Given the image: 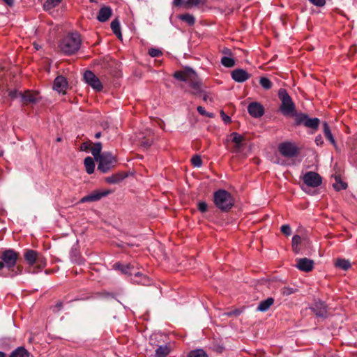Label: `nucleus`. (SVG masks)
Here are the masks:
<instances>
[{"instance_id": "nucleus-1", "label": "nucleus", "mask_w": 357, "mask_h": 357, "mask_svg": "<svg viewBox=\"0 0 357 357\" xmlns=\"http://www.w3.org/2000/svg\"><path fill=\"white\" fill-rule=\"evenodd\" d=\"M20 254L13 249H7L0 255V277L13 278L22 272V266H17Z\"/></svg>"}, {"instance_id": "nucleus-2", "label": "nucleus", "mask_w": 357, "mask_h": 357, "mask_svg": "<svg viewBox=\"0 0 357 357\" xmlns=\"http://www.w3.org/2000/svg\"><path fill=\"white\" fill-rule=\"evenodd\" d=\"M174 77L181 81L188 82L191 88L190 93L197 96L202 93L201 82L198 80L197 73L190 68H185L183 70L177 71Z\"/></svg>"}, {"instance_id": "nucleus-3", "label": "nucleus", "mask_w": 357, "mask_h": 357, "mask_svg": "<svg viewBox=\"0 0 357 357\" xmlns=\"http://www.w3.org/2000/svg\"><path fill=\"white\" fill-rule=\"evenodd\" d=\"M24 257L25 261L30 266L28 270L29 273H37L47 265V260L45 257L33 250H26Z\"/></svg>"}, {"instance_id": "nucleus-4", "label": "nucleus", "mask_w": 357, "mask_h": 357, "mask_svg": "<svg viewBox=\"0 0 357 357\" xmlns=\"http://www.w3.org/2000/svg\"><path fill=\"white\" fill-rule=\"evenodd\" d=\"M80 45V36L77 33H71L66 36L61 40L59 48L63 54L71 55L78 51Z\"/></svg>"}, {"instance_id": "nucleus-5", "label": "nucleus", "mask_w": 357, "mask_h": 357, "mask_svg": "<svg viewBox=\"0 0 357 357\" xmlns=\"http://www.w3.org/2000/svg\"><path fill=\"white\" fill-rule=\"evenodd\" d=\"M215 205L221 211H228L234 205V199L230 193L225 190H218L213 196Z\"/></svg>"}, {"instance_id": "nucleus-6", "label": "nucleus", "mask_w": 357, "mask_h": 357, "mask_svg": "<svg viewBox=\"0 0 357 357\" xmlns=\"http://www.w3.org/2000/svg\"><path fill=\"white\" fill-rule=\"evenodd\" d=\"M278 97L281 101L280 111L284 116H290L294 114L296 107L291 98L284 89H280L278 91Z\"/></svg>"}, {"instance_id": "nucleus-7", "label": "nucleus", "mask_w": 357, "mask_h": 357, "mask_svg": "<svg viewBox=\"0 0 357 357\" xmlns=\"http://www.w3.org/2000/svg\"><path fill=\"white\" fill-rule=\"evenodd\" d=\"M98 169L105 173L114 167L116 158L110 153L105 152L98 159Z\"/></svg>"}, {"instance_id": "nucleus-8", "label": "nucleus", "mask_w": 357, "mask_h": 357, "mask_svg": "<svg viewBox=\"0 0 357 357\" xmlns=\"http://www.w3.org/2000/svg\"><path fill=\"white\" fill-rule=\"evenodd\" d=\"M278 151L281 155L287 158L294 157L298 153L296 145L289 142L281 143L278 146Z\"/></svg>"}, {"instance_id": "nucleus-9", "label": "nucleus", "mask_w": 357, "mask_h": 357, "mask_svg": "<svg viewBox=\"0 0 357 357\" xmlns=\"http://www.w3.org/2000/svg\"><path fill=\"white\" fill-rule=\"evenodd\" d=\"M303 182L309 187L317 188L322 183L321 177L314 172H307L303 177Z\"/></svg>"}, {"instance_id": "nucleus-10", "label": "nucleus", "mask_w": 357, "mask_h": 357, "mask_svg": "<svg viewBox=\"0 0 357 357\" xmlns=\"http://www.w3.org/2000/svg\"><path fill=\"white\" fill-rule=\"evenodd\" d=\"M85 82L94 90L100 91L102 89V84L98 77L91 70H87L84 74Z\"/></svg>"}, {"instance_id": "nucleus-11", "label": "nucleus", "mask_w": 357, "mask_h": 357, "mask_svg": "<svg viewBox=\"0 0 357 357\" xmlns=\"http://www.w3.org/2000/svg\"><path fill=\"white\" fill-rule=\"evenodd\" d=\"M112 192L111 190H96L94 192H92L89 195L84 196L82 197L79 202L80 203H85V202H96L102 199V197H105L109 195Z\"/></svg>"}, {"instance_id": "nucleus-12", "label": "nucleus", "mask_w": 357, "mask_h": 357, "mask_svg": "<svg viewBox=\"0 0 357 357\" xmlns=\"http://www.w3.org/2000/svg\"><path fill=\"white\" fill-rule=\"evenodd\" d=\"M19 95L21 102L24 105L36 103L40 99L38 93L35 91H26Z\"/></svg>"}, {"instance_id": "nucleus-13", "label": "nucleus", "mask_w": 357, "mask_h": 357, "mask_svg": "<svg viewBox=\"0 0 357 357\" xmlns=\"http://www.w3.org/2000/svg\"><path fill=\"white\" fill-rule=\"evenodd\" d=\"M229 137L231 138V141L234 144L232 152H240L244 147L245 137L236 132L231 133Z\"/></svg>"}, {"instance_id": "nucleus-14", "label": "nucleus", "mask_w": 357, "mask_h": 357, "mask_svg": "<svg viewBox=\"0 0 357 357\" xmlns=\"http://www.w3.org/2000/svg\"><path fill=\"white\" fill-rule=\"evenodd\" d=\"M231 77L236 82H244L251 77L245 70L242 68L235 69L231 72Z\"/></svg>"}, {"instance_id": "nucleus-15", "label": "nucleus", "mask_w": 357, "mask_h": 357, "mask_svg": "<svg viewBox=\"0 0 357 357\" xmlns=\"http://www.w3.org/2000/svg\"><path fill=\"white\" fill-rule=\"evenodd\" d=\"M296 267L302 271L309 272L312 270L314 267V261L307 258H301L296 259Z\"/></svg>"}, {"instance_id": "nucleus-16", "label": "nucleus", "mask_w": 357, "mask_h": 357, "mask_svg": "<svg viewBox=\"0 0 357 357\" xmlns=\"http://www.w3.org/2000/svg\"><path fill=\"white\" fill-rule=\"evenodd\" d=\"M248 110L249 114L255 118L261 117L264 113L262 105L256 102L250 103Z\"/></svg>"}, {"instance_id": "nucleus-17", "label": "nucleus", "mask_w": 357, "mask_h": 357, "mask_svg": "<svg viewBox=\"0 0 357 357\" xmlns=\"http://www.w3.org/2000/svg\"><path fill=\"white\" fill-rule=\"evenodd\" d=\"M68 86L66 79L63 76H58L54 82L53 88L60 93H65Z\"/></svg>"}, {"instance_id": "nucleus-18", "label": "nucleus", "mask_w": 357, "mask_h": 357, "mask_svg": "<svg viewBox=\"0 0 357 357\" xmlns=\"http://www.w3.org/2000/svg\"><path fill=\"white\" fill-rule=\"evenodd\" d=\"M312 309L318 317H324L327 314L326 305L324 302L321 301H316Z\"/></svg>"}, {"instance_id": "nucleus-19", "label": "nucleus", "mask_w": 357, "mask_h": 357, "mask_svg": "<svg viewBox=\"0 0 357 357\" xmlns=\"http://www.w3.org/2000/svg\"><path fill=\"white\" fill-rule=\"evenodd\" d=\"M112 10L109 6H103L100 8L97 15V20L100 22L107 21L112 16Z\"/></svg>"}, {"instance_id": "nucleus-20", "label": "nucleus", "mask_w": 357, "mask_h": 357, "mask_svg": "<svg viewBox=\"0 0 357 357\" xmlns=\"http://www.w3.org/2000/svg\"><path fill=\"white\" fill-rule=\"evenodd\" d=\"M126 177V174H123V172H119L110 176L106 177L105 181L109 184H116L122 181Z\"/></svg>"}, {"instance_id": "nucleus-21", "label": "nucleus", "mask_w": 357, "mask_h": 357, "mask_svg": "<svg viewBox=\"0 0 357 357\" xmlns=\"http://www.w3.org/2000/svg\"><path fill=\"white\" fill-rule=\"evenodd\" d=\"M30 353L24 347H19L13 350L8 357H29Z\"/></svg>"}, {"instance_id": "nucleus-22", "label": "nucleus", "mask_w": 357, "mask_h": 357, "mask_svg": "<svg viewBox=\"0 0 357 357\" xmlns=\"http://www.w3.org/2000/svg\"><path fill=\"white\" fill-rule=\"evenodd\" d=\"M273 303L274 299L271 297L268 298L267 299L262 301L259 303L257 310L260 312H266L271 307V306Z\"/></svg>"}, {"instance_id": "nucleus-23", "label": "nucleus", "mask_w": 357, "mask_h": 357, "mask_svg": "<svg viewBox=\"0 0 357 357\" xmlns=\"http://www.w3.org/2000/svg\"><path fill=\"white\" fill-rule=\"evenodd\" d=\"M111 29L113 33L119 39H122V33L121 31L120 22L118 19H114L111 22Z\"/></svg>"}, {"instance_id": "nucleus-24", "label": "nucleus", "mask_w": 357, "mask_h": 357, "mask_svg": "<svg viewBox=\"0 0 357 357\" xmlns=\"http://www.w3.org/2000/svg\"><path fill=\"white\" fill-rule=\"evenodd\" d=\"M324 134L326 138L336 148L337 145L333 135L330 130L329 126L326 122L324 123Z\"/></svg>"}, {"instance_id": "nucleus-25", "label": "nucleus", "mask_w": 357, "mask_h": 357, "mask_svg": "<svg viewBox=\"0 0 357 357\" xmlns=\"http://www.w3.org/2000/svg\"><path fill=\"white\" fill-rule=\"evenodd\" d=\"M62 0H46L43 3V9L46 11H50L58 6Z\"/></svg>"}, {"instance_id": "nucleus-26", "label": "nucleus", "mask_w": 357, "mask_h": 357, "mask_svg": "<svg viewBox=\"0 0 357 357\" xmlns=\"http://www.w3.org/2000/svg\"><path fill=\"white\" fill-rule=\"evenodd\" d=\"M86 171L88 174H91L93 173L95 169V163L93 159L91 157H86L84 161Z\"/></svg>"}, {"instance_id": "nucleus-27", "label": "nucleus", "mask_w": 357, "mask_h": 357, "mask_svg": "<svg viewBox=\"0 0 357 357\" xmlns=\"http://www.w3.org/2000/svg\"><path fill=\"white\" fill-rule=\"evenodd\" d=\"M319 119L318 118H309L307 116L304 126L312 129H317L319 126Z\"/></svg>"}, {"instance_id": "nucleus-28", "label": "nucleus", "mask_w": 357, "mask_h": 357, "mask_svg": "<svg viewBox=\"0 0 357 357\" xmlns=\"http://www.w3.org/2000/svg\"><path fill=\"white\" fill-rule=\"evenodd\" d=\"M101 150H102V144L100 142L95 143L91 149V152L96 160H98L99 157L101 156V155H102V154H100Z\"/></svg>"}, {"instance_id": "nucleus-29", "label": "nucleus", "mask_w": 357, "mask_h": 357, "mask_svg": "<svg viewBox=\"0 0 357 357\" xmlns=\"http://www.w3.org/2000/svg\"><path fill=\"white\" fill-rule=\"evenodd\" d=\"M178 19L186 22L190 26H192L195 23V17L192 15L188 13L180 15L178 16Z\"/></svg>"}, {"instance_id": "nucleus-30", "label": "nucleus", "mask_w": 357, "mask_h": 357, "mask_svg": "<svg viewBox=\"0 0 357 357\" xmlns=\"http://www.w3.org/2000/svg\"><path fill=\"white\" fill-rule=\"evenodd\" d=\"M290 116H295L296 123L297 125H301L305 123V121L307 117V115L303 113H297L296 110L295 109V112L294 114H290Z\"/></svg>"}, {"instance_id": "nucleus-31", "label": "nucleus", "mask_w": 357, "mask_h": 357, "mask_svg": "<svg viewBox=\"0 0 357 357\" xmlns=\"http://www.w3.org/2000/svg\"><path fill=\"white\" fill-rule=\"evenodd\" d=\"M169 353V349L167 346H160L155 350V357H166Z\"/></svg>"}, {"instance_id": "nucleus-32", "label": "nucleus", "mask_w": 357, "mask_h": 357, "mask_svg": "<svg viewBox=\"0 0 357 357\" xmlns=\"http://www.w3.org/2000/svg\"><path fill=\"white\" fill-rule=\"evenodd\" d=\"M335 266L339 267V268H342V270L346 271L350 268L351 264L349 260H346L344 259H340L336 261Z\"/></svg>"}, {"instance_id": "nucleus-33", "label": "nucleus", "mask_w": 357, "mask_h": 357, "mask_svg": "<svg viewBox=\"0 0 357 357\" xmlns=\"http://www.w3.org/2000/svg\"><path fill=\"white\" fill-rule=\"evenodd\" d=\"M188 357H208V356L203 349H198L190 351Z\"/></svg>"}, {"instance_id": "nucleus-34", "label": "nucleus", "mask_w": 357, "mask_h": 357, "mask_svg": "<svg viewBox=\"0 0 357 357\" xmlns=\"http://www.w3.org/2000/svg\"><path fill=\"white\" fill-rule=\"evenodd\" d=\"M259 84L261 86V87L266 90L270 89L273 85L271 81L269 79H268L267 77H262L260 78Z\"/></svg>"}, {"instance_id": "nucleus-35", "label": "nucleus", "mask_w": 357, "mask_h": 357, "mask_svg": "<svg viewBox=\"0 0 357 357\" xmlns=\"http://www.w3.org/2000/svg\"><path fill=\"white\" fill-rule=\"evenodd\" d=\"M333 188L336 190H340L346 189L347 187V185L346 183L342 181L340 178L336 177L335 178V182L333 184Z\"/></svg>"}, {"instance_id": "nucleus-36", "label": "nucleus", "mask_w": 357, "mask_h": 357, "mask_svg": "<svg viewBox=\"0 0 357 357\" xmlns=\"http://www.w3.org/2000/svg\"><path fill=\"white\" fill-rule=\"evenodd\" d=\"M221 63L227 68H231L235 65V61L232 58L224 56L221 59Z\"/></svg>"}, {"instance_id": "nucleus-37", "label": "nucleus", "mask_w": 357, "mask_h": 357, "mask_svg": "<svg viewBox=\"0 0 357 357\" xmlns=\"http://www.w3.org/2000/svg\"><path fill=\"white\" fill-rule=\"evenodd\" d=\"M114 268L116 269H118L119 271H121L123 273H125V274H131V273L130 272V265H123V264H115L114 265Z\"/></svg>"}, {"instance_id": "nucleus-38", "label": "nucleus", "mask_w": 357, "mask_h": 357, "mask_svg": "<svg viewBox=\"0 0 357 357\" xmlns=\"http://www.w3.org/2000/svg\"><path fill=\"white\" fill-rule=\"evenodd\" d=\"M135 276L136 278H140L139 280H134L135 282H138V283H141V284H142L144 285L148 284V282H149L148 278L145 275H143L139 272H137V273H135Z\"/></svg>"}, {"instance_id": "nucleus-39", "label": "nucleus", "mask_w": 357, "mask_h": 357, "mask_svg": "<svg viewBox=\"0 0 357 357\" xmlns=\"http://www.w3.org/2000/svg\"><path fill=\"white\" fill-rule=\"evenodd\" d=\"M192 164L196 167H200L202 165V160L200 156L195 155L191 159Z\"/></svg>"}, {"instance_id": "nucleus-40", "label": "nucleus", "mask_w": 357, "mask_h": 357, "mask_svg": "<svg viewBox=\"0 0 357 357\" xmlns=\"http://www.w3.org/2000/svg\"><path fill=\"white\" fill-rule=\"evenodd\" d=\"M149 54L151 57H159L162 55V52L156 48H151L149 50Z\"/></svg>"}, {"instance_id": "nucleus-41", "label": "nucleus", "mask_w": 357, "mask_h": 357, "mask_svg": "<svg viewBox=\"0 0 357 357\" xmlns=\"http://www.w3.org/2000/svg\"><path fill=\"white\" fill-rule=\"evenodd\" d=\"M296 292V289L289 287H284L282 289V294L284 296H289Z\"/></svg>"}, {"instance_id": "nucleus-42", "label": "nucleus", "mask_w": 357, "mask_h": 357, "mask_svg": "<svg viewBox=\"0 0 357 357\" xmlns=\"http://www.w3.org/2000/svg\"><path fill=\"white\" fill-rule=\"evenodd\" d=\"M281 231L287 235V236H290L291 234V227H289V225H284L281 227Z\"/></svg>"}, {"instance_id": "nucleus-43", "label": "nucleus", "mask_w": 357, "mask_h": 357, "mask_svg": "<svg viewBox=\"0 0 357 357\" xmlns=\"http://www.w3.org/2000/svg\"><path fill=\"white\" fill-rule=\"evenodd\" d=\"M312 5L317 7H322L326 4V0H308Z\"/></svg>"}, {"instance_id": "nucleus-44", "label": "nucleus", "mask_w": 357, "mask_h": 357, "mask_svg": "<svg viewBox=\"0 0 357 357\" xmlns=\"http://www.w3.org/2000/svg\"><path fill=\"white\" fill-rule=\"evenodd\" d=\"M208 206L206 202H201L198 204V209L202 213H204L207 211Z\"/></svg>"}, {"instance_id": "nucleus-45", "label": "nucleus", "mask_w": 357, "mask_h": 357, "mask_svg": "<svg viewBox=\"0 0 357 357\" xmlns=\"http://www.w3.org/2000/svg\"><path fill=\"white\" fill-rule=\"evenodd\" d=\"M301 243V237L298 235H294L292 238V245H299Z\"/></svg>"}, {"instance_id": "nucleus-46", "label": "nucleus", "mask_w": 357, "mask_h": 357, "mask_svg": "<svg viewBox=\"0 0 357 357\" xmlns=\"http://www.w3.org/2000/svg\"><path fill=\"white\" fill-rule=\"evenodd\" d=\"M220 115L222 121L225 123H229L231 122V118L229 116H227L222 110L220 112Z\"/></svg>"}, {"instance_id": "nucleus-47", "label": "nucleus", "mask_w": 357, "mask_h": 357, "mask_svg": "<svg viewBox=\"0 0 357 357\" xmlns=\"http://www.w3.org/2000/svg\"><path fill=\"white\" fill-rule=\"evenodd\" d=\"M199 3V0H188L185 3V6L187 7H190L191 6H197Z\"/></svg>"}, {"instance_id": "nucleus-48", "label": "nucleus", "mask_w": 357, "mask_h": 357, "mask_svg": "<svg viewBox=\"0 0 357 357\" xmlns=\"http://www.w3.org/2000/svg\"><path fill=\"white\" fill-rule=\"evenodd\" d=\"M19 93H22V92L20 91H11L10 93H9V96L11 98H20V95Z\"/></svg>"}, {"instance_id": "nucleus-49", "label": "nucleus", "mask_w": 357, "mask_h": 357, "mask_svg": "<svg viewBox=\"0 0 357 357\" xmlns=\"http://www.w3.org/2000/svg\"><path fill=\"white\" fill-rule=\"evenodd\" d=\"M197 112L202 116H205L206 114V112L205 110V109L202 107V106H198L197 108Z\"/></svg>"}, {"instance_id": "nucleus-50", "label": "nucleus", "mask_w": 357, "mask_h": 357, "mask_svg": "<svg viewBox=\"0 0 357 357\" xmlns=\"http://www.w3.org/2000/svg\"><path fill=\"white\" fill-rule=\"evenodd\" d=\"M315 143L318 146L323 144L324 142H323L322 137L320 135L316 137Z\"/></svg>"}, {"instance_id": "nucleus-51", "label": "nucleus", "mask_w": 357, "mask_h": 357, "mask_svg": "<svg viewBox=\"0 0 357 357\" xmlns=\"http://www.w3.org/2000/svg\"><path fill=\"white\" fill-rule=\"evenodd\" d=\"M63 307V303L61 301H59L54 306V311H59Z\"/></svg>"}, {"instance_id": "nucleus-52", "label": "nucleus", "mask_w": 357, "mask_h": 357, "mask_svg": "<svg viewBox=\"0 0 357 357\" xmlns=\"http://www.w3.org/2000/svg\"><path fill=\"white\" fill-rule=\"evenodd\" d=\"M5 3H6L8 6L11 7L14 5V0H3Z\"/></svg>"}, {"instance_id": "nucleus-53", "label": "nucleus", "mask_w": 357, "mask_h": 357, "mask_svg": "<svg viewBox=\"0 0 357 357\" xmlns=\"http://www.w3.org/2000/svg\"><path fill=\"white\" fill-rule=\"evenodd\" d=\"M292 249H293L294 252L296 254H298L300 252V248H299L298 245H292Z\"/></svg>"}, {"instance_id": "nucleus-54", "label": "nucleus", "mask_w": 357, "mask_h": 357, "mask_svg": "<svg viewBox=\"0 0 357 357\" xmlns=\"http://www.w3.org/2000/svg\"><path fill=\"white\" fill-rule=\"evenodd\" d=\"M183 0H174L173 3L174 6H178L181 4Z\"/></svg>"}, {"instance_id": "nucleus-55", "label": "nucleus", "mask_w": 357, "mask_h": 357, "mask_svg": "<svg viewBox=\"0 0 357 357\" xmlns=\"http://www.w3.org/2000/svg\"><path fill=\"white\" fill-rule=\"evenodd\" d=\"M205 116L209 118H213L214 116V114L213 113H208L206 112V114Z\"/></svg>"}, {"instance_id": "nucleus-56", "label": "nucleus", "mask_w": 357, "mask_h": 357, "mask_svg": "<svg viewBox=\"0 0 357 357\" xmlns=\"http://www.w3.org/2000/svg\"><path fill=\"white\" fill-rule=\"evenodd\" d=\"M100 136H101V133L100 132L96 133V135H95V137L97 138V139L100 138Z\"/></svg>"}, {"instance_id": "nucleus-57", "label": "nucleus", "mask_w": 357, "mask_h": 357, "mask_svg": "<svg viewBox=\"0 0 357 357\" xmlns=\"http://www.w3.org/2000/svg\"><path fill=\"white\" fill-rule=\"evenodd\" d=\"M151 143L149 142H146L144 143V146H151Z\"/></svg>"}, {"instance_id": "nucleus-58", "label": "nucleus", "mask_w": 357, "mask_h": 357, "mask_svg": "<svg viewBox=\"0 0 357 357\" xmlns=\"http://www.w3.org/2000/svg\"><path fill=\"white\" fill-rule=\"evenodd\" d=\"M0 357H6V354L3 351H0Z\"/></svg>"}, {"instance_id": "nucleus-59", "label": "nucleus", "mask_w": 357, "mask_h": 357, "mask_svg": "<svg viewBox=\"0 0 357 357\" xmlns=\"http://www.w3.org/2000/svg\"><path fill=\"white\" fill-rule=\"evenodd\" d=\"M33 45H34V47L36 49V50H39L40 47L38 45H37L36 43H33Z\"/></svg>"}, {"instance_id": "nucleus-60", "label": "nucleus", "mask_w": 357, "mask_h": 357, "mask_svg": "<svg viewBox=\"0 0 357 357\" xmlns=\"http://www.w3.org/2000/svg\"><path fill=\"white\" fill-rule=\"evenodd\" d=\"M204 100L206 101L208 100V96L204 95L203 97Z\"/></svg>"}, {"instance_id": "nucleus-61", "label": "nucleus", "mask_w": 357, "mask_h": 357, "mask_svg": "<svg viewBox=\"0 0 357 357\" xmlns=\"http://www.w3.org/2000/svg\"><path fill=\"white\" fill-rule=\"evenodd\" d=\"M87 149V146L84 144L82 146V149Z\"/></svg>"}, {"instance_id": "nucleus-62", "label": "nucleus", "mask_w": 357, "mask_h": 357, "mask_svg": "<svg viewBox=\"0 0 357 357\" xmlns=\"http://www.w3.org/2000/svg\"><path fill=\"white\" fill-rule=\"evenodd\" d=\"M57 141H58V142H60V141H61V138H58V139H57Z\"/></svg>"}]
</instances>
